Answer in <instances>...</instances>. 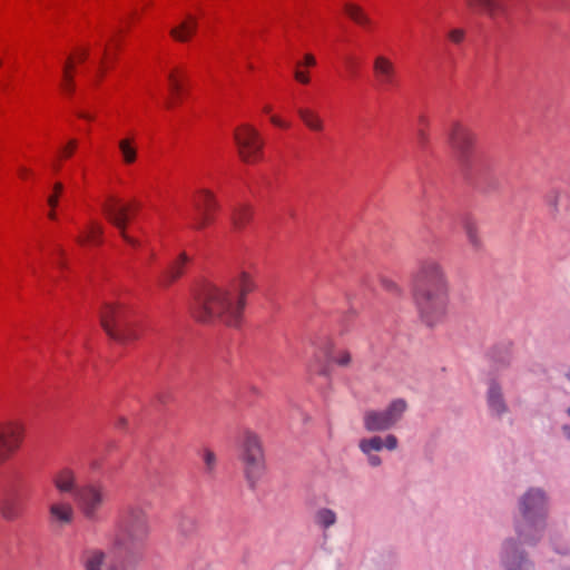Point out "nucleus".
<instances>
[{"label":"nucleus","mask_w":570,"mask_h":570,"mask_svg":"<svg viewBox=\"0 0 570 570\" xmlns=\"http://www.w3.org/2000/svg\"><path fill=\"white\" fill-rule=\"evenodd\" d=\"M195 217L193 228L200 230L210 225L219 205L216 196L209 189H199L194 197Z\"/></svg>","instance_id":"nucleus-12"},{"label":"nucleus","mask_w":570,"mask_h":570,"mask_svg":"<svg viewBox=\"0 0 570 570\" xmlns=\"http://www.w3.org/2000/svg\"><path fill=\"white\" fill-rule=\"evenodd\" d=\"M271 121L275 125V126H278V127H282V128H288V124L283 121L279 117L277 116H272L271 117Z\"/></svg>","instance_id":"nucleus-44"},{"label":"nucleus","mask_w":570,"mask_h":570,"mask_svg":"<svg viewBox=\"0 0 570 570\" xmlns=\"http://www.w3.org/2000/svg\"><path fill=\"white\" fill-rule=\"evenodd\" d=\"M186 522L190 527V530H193L194 529V521L193 520H186Z\"/></svg>","instance_id":"nucleus-53"},{"label":"nucleus","mask_w":570,"mask_h":570,"mask_svg":"<svg viewBox=\"0 0 570 570\" xmlns=\"http://www.w3.org/2000/svg\"><path fill=\"white\" fill-rule=\"evenodd\" d=\"M330 360L342 367H347L352 363V354L347 350H338L334 354L328 355Z\"/></svg>","instance_id":"nucleus-32"},{"label":"nucleus","mask_w":570,"mask_h":570,"mask_svg":"<svg viewBox=\"0 0 570 570\" xmlns=\"http://www.w3.org/2000/svg\"><path fill=\"white\" fill-rule=\"evenodd\" d=\"M416 135H417V142H419L420 147L425 148L429 142V135L422 128L417 130Z\"/></svg>","instance_id":"nucleus-43"},{"label":"nucleus","mask_w":570,"mask_h":570,"mask_svg":"<svg viewBox=\"0 0 570 570\" xmlns=\"http://www.w3.org/2000/svg\"><path fill=\"white\" fill-rule=\"evenodd\" d=\"M100 324L106 334L120 344L139 338V325L131 311L120 303H107L100 311Z\"/></svg>","instance_id":"nucleus-6"},{"label":"nucleus","mask_w":570,"mask_h":570,"mask_svg":"<svg viewBox=\"0 0 570 570\" xmlns=\"http://www.w3.org/2000/svg\"><path fill=\"white\" fill-rule=\"evenodd\" d=\"M567 377H568V380L570 381V370H569V371H568V373H567Z\"/></svg>","instance_id":"nucleus-55"},{"label":"nucleus","mask_w":570,"mask_h":570,"mask_svg":"<svg viewBox=\"0 0 570 570\" xmlns=\"http://www.w3.org/2000/svg\"><path fill=\"white\" fill-rule=\"evenodd\" d=\"M344 11L355 23L366 14L362 7L350 2L344 4Z\"/></svg>","instance_id":"nucleus-35"},{"label":"nucleus","mask_w":570,"mask_h":570,"mask_svg":"<svg viewBox=\"0 0 570 570\" xmlns=\"http://www.w3.org/2000/svg\"><path fill=\"white\" fill-rule=\"evenodd\" d=\"M63 191V185L61 183H56L53 185V193L48 196L47 203L50 208H56L58 206L59 196Z\"/></svg>","instance_id":"nucleus-36"},{"label":"nucleus","mask_w":570,"mask_h":570,"mask_svg":"<svg viewBox=\"0 0 570 570\" xmlns=\"http://www.w3.org/2000/svg\"><path fill=\"white\" fill-rule=\"evenodd\" d=\"M373 71L379 85L387 89L395 82L396 70L392 60L385 56H376L373 61Z\"/></svg>","instance_id":"nucleus-17"},{"label":"nucleus","mask_w":570,"mask_h":570,"mask_svg":"<svg viewBox=\"0 0 570 570\" xmlns=\"http://www.w3.org/2000/svg\"><path fill=\"white\" fill-rule=\"evenodd\" d=\"M87 55H88V52H87L86 50H83V51L80 53V56H79V60H80V61H83V60L87 58Z\"/></svg>","instance_id":"nucleus-51"},{"label":"nucleus","mask_w":570,"mask_h":570,"mask_svg":"<svg viewBox=\"0 0 570 570\" xmlns=\"http://www.w3.org/2000/svg\"><path fill=\"white\" fill-rule=\"evenodd\" d=\"M79 117H81V118H83V119H88V120H91V119H92V117H91L90 115L86 114V112H80V114H79Z\"/></svg>","instance_id":"nucleus-50"},{"label":"nucleus","mask_w":570,"mask_h":570,"mask_svg":"<svg viewBox=\"0 0 570 570\" xmlns=\"http://www.w3.org/2000/svg\"><path fill=\"white\" fill-rule=\"evenodd\" d=\"M118 148L126 165H131L137 160L138 151L134 137H125L118 141Z\"/></svg>","instance_id":"nucleus-26"},{"label":"nucleus","mask_w":570,"mask_h":570,"mask_svg":"<svg viewBox=\"0 0 570 570\" xmlns=\"http://www.w3.org/2000/svg\"><path fill=\"white\" fill-rule=\"evenodd\" d=\"M202 458L204 462L205 473L213 476L217 468V456L215 452L212 451L210 449H204L202 452Z\"/></svg>","instance_id":"nucleus-31"},{"label":"nucleus","mask_w":570,"mask_h":570,"mask_svg":"<svg viewBox=\"0 0 570 570\" xmlns=\"http://www.w3.org/2000/svg\"><path fill=\"white\" fill-rule=\"evenodd\" d=\"M315 65L316 59L312 53H306L304 60L296 63L297 67H314Z\"/></svg>","instance_id":"nucleus-42"},{"label":"nucleus","mask_w":570,"mask_h":570,"mask_svg":"<svg viewBox=\"0 0 570 570\" xmlns=\"http://www.w3.org/2000/svg\"><path fill=\"white\" fill-rule=\"evenodd\" d=\"M23 426L19 422L0 423V463L6 462L21 445Z\"/></svg>","instance_id":"nucleus-14"},{"label":"nucleus","mask_w":570,"mask_h":570,"mask_svg":"<svg viewBox=\"0 0 570 570\" xmlns=\"http://www.w3.org/2000/svg\"><path fill=\"white\" fill-rule=\"evenodd\" d=\"M49 522L57 528L70 525L75 520V509L68 501H55L49 504Z\"/></svg>","instance_id":"nucleus-16"},{"label":"nucleus","mask_w":570,"mask_h":570,"mask_svg":"<svg viewBox=\"0 0 570 570\" xmlns=\"http://www.w3.org/2000/svg\"><path fill=\"white\" fill-rule=\"evenodd\" d=\"M107 498L106 489L100 483H89L78 488L75 492V499L78 507L87 520L98 519V513Z\"/></svg>","instance_id":"nucleus-10"},{"label":"nucleus","mask_w":570,"mask_h":570,"mask_svg":"<svg viewBox=\"0 0 570 570\" xmlns=\"http://www.w3.org/2000/svg\"><path fill=\"white\" fill-rule=\"evenodd\" d=\"M520 519L515 531L524 544H534L541 539L546 527L547 498L541 489H529L519 500Z\"/></svg>","instance_id":"nucleus-4"},{"label":"nucleus","mask_w":570,"mask_h":570,"mask_svg":"<svg viewBox=\"0 0 570 570\" xmlns=\"http://www.w3.org/2000/svg\"><path fill=\"white\" fill-rule=\"evenodd\" d=\"M397 446L399 440L394 434H387L384 438L373 435L358 441V449L366 456L367 463L372 468H377L382 464V459L377 452L382 449L394 451Z\"/></svg>","instance_id":"nucleus-13"},{"label":"nucleus","mask_w":570,"mask_h":570,"mask_svg":"<svg viewBox=\"0 0 570 570\" xmlns=\"http://www.w3.org/2000/svg\"><path fill=\"white\" fill-rule=\"evenodd\" d=\"M420 122L422 125H428V119L424 116H422V117H420Z\"/></svg>","instance_id":"nucleus-52"},{"label":"nucleus","mask_w":570,"mask_h":570,"mask_svg":"<svg viewBox=\"0 0 570 570\" xmlns=\"http://www.w3.org/2000/svg\"><path fill=\"white\" fill-rule=\"evenodd\" d=\"M19 174L22 178H27L31 174V171L26 167H21L19 168Z\"/></svg>","instance_id":"nucleus-47"},{"label":"nucleus","mask_w":570,"mask_h":570,"mask_svg":"<svg viewBox=\"0 0 570 570\" xmlns=\"http://www.w3.org/2000/svg\"><path fill=\"white\" fill-rule=\"evenodd\" d=\"M256 288L254 278L242 272L228 287L205 285L195 297L194 317L203 323L219 321L238 326L246 305V295Z\"/></svg>","instance_id":"nucleus-1"},{"label":"nucleus","mask_w":570,"mask_h":570,"mask_svg":"<svg viewBox=\"0 0 570 570\" xmlns=\"http://www.w3.org/2000/svg\"><path fill=\"white\" fill-rule=\"evenodd\" d=\"M380 283L383 289L389 294L395 297H400L403 295L402 287L395 281L387 277H381Z\"/></svg>","instance_id":"nucleus-33"},{"label":"nucleus","mask_w":570,"mask_h":570,"mask_svg":"<svg viewBox=\"0 0 570 570\" xmlns=\"http://www.w3.org/2000/svg\"><path fill=\"white\" fill-rule=\"evenodd\" d=\"M167 78H168L169 88H170L171 92L175 96H179L180 90H181V85H180V80L178 79V77L176 75V71H170L168 73Z\"/></svg>","instance_id":"nucleus-38"},{"label":"nucleus","mask_w":570,"mask_h":570,"mask_svg":"<svg viewBox=\"0 0 570 570\" xmlns=\"http://www.w3.org/2000/svg\"><path fill=\"white\" fill-rule=\"evenodd\" d=\"M314 522L322 529H328L337 522V514L330 508H321L314 514Z\"/></svg>","instance_id":"nucleus-29"},{"label":"nucleus","mask_w":570,"mask_h":570,"mask_svg":"<svg viewBox=\"0 0 570 570\" xmlns=\"http://www.w3.org/2000/svg\"><path fill=\"white\" fill-rule=\"evenodd\" d=\"M450 282L443 264L423 258L412 276V296L421 321L429 327L441 324L448 314Z\"/></svg>","instance_id":"nucleus-2"},{"label":"nucleus","mask_w":570,"mask_h":570,"mask_svg":"<svg viewBox=\"0 0 570 570\" xmlns=\"http://www.w3.org/2000/svg\"><path fill=\"white\" fill-rule=\"evenodd\" d=\"M77 145H78V142L76 139H70L67 142V145L61 149L62 156L66 158L70 157L73 154V151L76 150Z\"/></svg>","instance_id":"nucleus-41"},{"label":"nucleus","mask_w":570,"mask_h":570,"mask_svg":"<svg viewBox=\"0 0 570 570\" xmlns=\"http://www.w3.org/2000/svg\"><path fill=\"white\" fill-rule=\"evenodd\" d=\"M271 110H272L271 106H265V107H264V111H265V112H271Z\"/></svg>","instance_id":"nucleus-54"},{"label":"nucleus","mask_w":570,"mask_h":570,"mask_svg":"<svg viewBox=\"0 0 570 570\" xmlns=\"http://www.w3.org/2000/svg\"><path fill=\"white\" fill-rule=\"evenodd\" d=\"M297 116L307 129L313 132H322L325 129V121L322 116L311 108H297Z\"/></svg>","instance_id":"nucleus-19"},{"label":"nucleus","mask_w":570,"mask_h":570,"mask_svg":"<svg viewBox=\"0 0 570 570\" xmlns=\"http://www.w3.org/2000/svg\"><path fill=\"white\" fill-rule=\"evenodd\" d=\"M568 414L570 415V407L567 410Z\"/></svg>","instance_id":"nucleus-56"},{"label":"nucleus","mask_w":570,"mask_h":570,"mask_svg":"<svg viewBox=\"0 0 570 570\" xmlns=\"http://www.w3.org/2000/svg\"><path fill=\"white\" fill-rule=\"evenodd\" d=\"M449 40L454 45H460L465 39V31L461 28L451 29L448 33Z\"/></svg>","instance_id":"nucleus-37"},{"label":"nucleus","mask_w":570,"mask_h":570,"mask_svg":"<svg viewBox=\"0 0 570 570\" xmlns=\"http://www.w3.org/2000/svg\"><path fill=\"white\" fill-rule=\"evenodd\" d=\"M48 217L52 220L57 218V214L55 212V208H51V210L48 213Z\"/></svg>","instance_id":"nucleus-48"},{"label":"nucleus","mask_w":570,"mask_h":570,"mask_svg":"<svg viewBox=\"0 0 570 570\" xmlns=\"http://www.w3.org/2000/svg\"><path fill=\"white\" fill-rule=\"evenodd\" d=\"M234 139L239 157L247 164H254L263 158V146L259 132L253 126L244 124L235 129Z\"/></svg>","instance_id":"nucleus-9"},{"label":"nucleus","mask_w":570,"mask_h":570,"mask_svg":"<svg viewBox=\"0 0 570 570\" xmlns=\"http://www.w3.org/2000/svg\"><path fill=\"white\" fill-rule=\"evenodd\" d=\"M563 432H564L566 436L570 440V426L564 425L563 426Z\"/></svg>","instance_id":"nucleus-49"},{"label":"nucleus","mask_w":570,"mask_h":570,"mask_svg":"<svg viewBox=\"0 0 570 570\" xmlns=\"http://www.w3.org/2000/svg\"><path fill=\"white\" fill-rule=\"evenodd\" d=\"M294 78L297 82L302 85H308L311 81L309 73L306 70H303L302 67H297L294 70Z\"/></svg>","instance_id":"nucleus-39"},{"label":"nucleus","mask_w":570,"mask_h":570,"mask_svg":"<svg viewBox=\"0 0 570 570\" xmlns=\"http://www.w3.org/2000/svg\"><path fill=\"white\" fill-rule=\"evenodd\" d=\"M148 535L149 522L146 512L140 508H130L118 522L111 541V552L119 558L138 559Z\"/></svg>","instance_id":"nucleus-3"},{"label":"nucleus","mask_w":570,"mask_h":570,"mask_svg":"<svg viewBox=\"0 0 570 570\" xmlns=\"http://www.w3.org/2000/svg\"><path fill=\"white\" fill-rule=\"evenodd\" d=\"M504 570H533V563L525 558L517 542L512 539L504 541L501 553Z\"/></svg>","instance_id":"nucleus-15"},{"label":"nucleus","mask_w":570,"mask_h":570,"mask_svg":"<svg viewBox=\"0 0 570 570\" xmlns=\"http://www.w3.org/2000/svg\"><path fill=\"white\" fill-rule=\"evenodd\" d=\"M197 27V19L189 14L177 27L170 30V36L179 42H187L196 32Z\"/></svg>","instance_id":"nucleus-20"},{"label":"nucleus","mask_w":570,"mask_h":570,"mask_svg":"<svg viewBox=\"0 0 570 570\" xmlns=\"http://www.w3.org/2000/svg\"><path fill=\"white\" fill-rule=\"evenodd\" d=\"M563 195L559 190H551L547 194L546 199H548V203L557 209V204L559 199H562Z\"/></svg>","instance_id":"nucleus-40"},{"label":"nucleus","mask_w":570,"mask_h":570,"mask_svg":"<svg viewBox=\"0 0 570 570\" xmlns=\"http://www.w3.org/2000/svg\"><path fill=\"white\" fill-rule=\"evenodd\" d=\"M22 503L13 498H6L0 504V514L7 521H14L22 515Z\"/></svg>","instance_id":"nucleus-25"},{"label":"nucleus","mask_w":570,"mask_h":570,"mask_svg":"<svg viewBox=\"0 0 570 570\" xmlns=\"http://www.w3.org/2000/svg\"><path fill=\"white\" fill-rule=\"evenodd\" d=\"M106 554L102 550L90 548L83 551L81 563L83 570H102Z\"/></svg>","instance_id":"nucleus-23"},{"label":"nucleus","mask_w":570,"mask_h":570,"mask_svg":"<svg viewBox=\"0 0 570 570\" xmlns=\"http://www.w3.org/2000/svg\"><path fill=\"white\" fill-rule=\"evenodd\" d=\"M104 227L97 222H90L82 235L77 237L80 245L92 244L100 245L102 243Z\"/></svg>","instance_id":"nucleus-24"},{"label":"nucleus","mask_w":570,"mask_h":570,"mask_svg":"<svg viewBox=\"0 0 570 570\" xmlns=\"http://www.w3.org/2000/svg\"><path fill=\"white\" fill-rule=\"evenodd\" d=\"M127 425V419L126 417H119L117 420L116 426L118 429H124Z\"/></svg>","instance_id":"nucleus-46"},{"label":"nucleus","mask_w":570,"mask_h":570,"mask_svg":"<svg viewBox=\"0 0 570 570\" xmlns=\"http://www.w3.org/2000/svg\"><path fill=\"white\" fill-rule=\"evenodd\" d=\"M357 24H360V26H362L364 28H370L372 26V20H371V18L367 14H364L363 18L360 19Z\"/></svg>","instance_id":"nucleus-45"},{"label":"nucleus","mask_w":570,"mask_h":570,"mask_svg":"<svg viewBox=\"0 0 570 570\" xmlns=\"http://www.w3.org/2000/svg\"><path fill=\"white\" fill-rule=\"evenodd\" d=\"M463 230L465 233L469 245L474 250H480L482 248L483 244H482V239L479 234V228H478L476 223L470 217L465 218L463 220Z\"/></svg>","instance_id":"nucleus-27"},{"label":"nucleus","mask_w":570,"mask_h":570,"mask_svg":"<svg viewBox=\"0 0 570 570\" xmlns=\"http://www.w3.org/2000/svg\"><path fill=\"white\" fill-rule=\"evenodd\" d=\"M52 482L61 493H71L76 490V475L70 469L65 468L58 471L53 475Z\"/></svg>","instance_id":"nucleus-22"},{"label":"nucleus","mask_w":570,"mask_h":570,"mask_svg":"<svg viewBox=\"0 0 570 570\" xmlns=\"http://www.w3.org/2000/svg\"><path fill=\"white\" fill-rule=\"evenodd\" d=\"M71 69H72V61H71V59H69L63 69V83H62V89L67 94H71L75 90L73 79L70 73Z\"/></svg>","instance_id":"nucleus-34"},{"label":"nucleus","mask_w":570,"mask_h":570,"mask_svg":"<svg viewBox=\"0 0 570 570\" xmlns=\"http://www.w3.org/2000/svg\"><path fill=\"white\" fill-rule=\"evenodd\" d=\"M475 134L465 125L455 121L446 132V142L460 169L470 174L475 164Z\"/></svg>","instance_id":"nucleus-7"},{"label":"nucleus","mask_w":570,"mask_h":570,"mask_svg":"<svg viewBox=\"0 0 570 570\" xmlns=\"http://www.w3.org/2000/svg\"><path fill=\"white\" fill-rule=\"evenodd\" d=\"M101 209L107 220L119 232L121 238L132 247H138V239L127 233V226L130 219V207L124 205L114 196H109L101 205Z\"/></svg>","instance_id":"nucleus-11"},{"label":"nucleus","mask_w":570,"mask_h":570,"mask_svg":"<svg viewBox=\"0 0 570 570\" xmlns=\"http://www.w3.org/2000/svg\"><path fill=\"white\" fill-rule=\"evenodd\" d=\"M406 410V401L395 399L383 410H366L362 419L363 426L370 433L389 431L402 420Z\"/></svg>","instance_id":"nucleus-8"},{"label":"nucleus","mask_w":570,"mask_h":570,"mask_svg":"<svg viewBox=\"0 0 570 570\" xmlns=\"http://www.w3.org/2000/svg\"><path fill=\"white\" fill-rule=\"evenodd\" d=\"M190 261L191 258L185 252L180 253L177 258L169 264L164 278L165 285H169L177 281L184 274L185 268Z\"/></svg>","instance_id":"nucleus-21"},{"label":"nucleus","mask_w":570,"mask_h":570,"mask_svg":"<svg viewBox=\"0 0 570 570\" xmlns=\"http://www.w3.org/2000/svg\"><path fill=\"white\" fill-rule=\"evenodd\" d=\"M487 400L492 414L501 416L508 412V406L503 399L501 387L495 382L490 383Z\"/></svg>","instance_id":"nucleus-18"},{"label":"nucleus","mask_w":570,"mask_h":570,"mask_svg":"<svg viewBox=\"0 0 570 570\" xmlns=\"http://www.w3.org/2000/svg\"><path fill=\"white\" fill-rule=\"evenodd\" d=\"M252 209L248 206L242 205L234 209L232 222L235 228L240 229L246 226L252 219Z\"/></svg>","instance_id":"nucleus-30"},{"label":"nucleus","mask_w":570,"mask_h":570,"mask_svg":"<svg viewBox=\"0 0 570 570\" xmlns=\"http://www.w3.org/2000/svg\"><path fill=\"white\" fill-rule=\"evenodd\" d=\"M466 6L476 12H482L493 18L499 9L497 0H465Z\"/></svg>","instance_id":"nucleus-28"},{"label":"nucleus","mask_w":570,"mask_h":570,"mask_svg":"<svg viewBox=\"0 0 570 570\" xmlns=\"http://www.w3.org/2000/svg\"><path fill=\"white\" fill-rule=\"evenodd\" d=\"M238 461L247 484L254 489L266 473V460L259 435L245 430L238 438Z\"/></svg>","instance_id":"nucleus-5"}]
</instances>
